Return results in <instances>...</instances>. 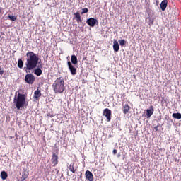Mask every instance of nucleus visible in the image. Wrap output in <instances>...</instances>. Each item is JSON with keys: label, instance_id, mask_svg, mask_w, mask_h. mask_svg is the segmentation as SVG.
Here are the masks:
<instances>
[{"label": "nucleus", "instance_id": "nucleus-1", "mask_svg": "<svg viewBox=\"0 0 181 181\" xmlns=\"http://www.w3.org/2000/svg\"><path fill=\"white\" fill-rule=\"evenodd\" d=\"M27 61L25 63L27 70H33L37 67L39 64V57L33 52H30L26 54Z\"/></svg>", "mask_w": 181, "mask_h": 181}, {"label": "nucleus", "instance_id": "nucleus-2", "mask_svg": "<svg viewBox=\"0 0 181 181\" xmlns=\"http://www.w3.org/2000/svg\"><path fill=\"white\" fill-rule=\"evenodd\" d=\"M13 105L16 110H20L26 107L28 103H26V96L25 94L19 93V90L16 91L13 98Z\"/></svg>", "mask_w": 181, "mask_h": 181}, {"label": "nucleus", "instance_id": "nucleus-3", "mask_svg": "<svg viewBox=\"0 0 181 181\" xmlns=\"http://www.w3.org/2000/svg\"><path fill=\"white\" fill-rule=\"evenodd\" d=\"M52 88L56 94H62L65 90L64 79L62 77L57 78L52 84Z\"/></svg>", "mask_w": 181, "mask_h": 181}, {"label": "nucleus", "instance_id": "nucleus-4", "mask_svg": "<svg viewBox=\"0 0 181 181\" xmlns=\"http://www.w3.org/2000/svg\"><path fill=\"white\" fill-rule=\"evenodd\" d=\"M67 64H68V69L71 71V74L72 76H76V74H77V69H76V67H74V66H73V64H71V62L70 61H69L67 62Z\"/></svg>", "mask_w": 181, "mask_h": 181}, {"label": "nucleus", "instance_id": "nucleus-5", "mask_svg": "<svg viewBox=\"0 0 181 181\" xmlns=\"http://www.w3.org/2000/svg\"><path fill=\"white\" fill-rule=\"evenodd\" d=\"M25 80L28 84H33L35 82V76H33V74H28L25 76Z\"/></svg>", "mask_w": 181, "mask_h": 181}, {"label": "nucleus", "instance_id": "nucleus-6", "mask_svg": "<svg viewBox=\"0 0 181 181\" xmlns=\"http://www.w3.org/2000/svg\"><path fill=\"white\" fill-rule=\"evenodd\" d=\"M103 116L107 118V122L111 121V110L108 108H106L103 110Z\"/></svg>", "mask_w": 181, "mask_h": 181}, {"label": "nucleus", "instance_id": "nucleus-7", "mask_svg": "<svg viewBox=\"0 0 181 181\" xmlns=\"http://www.w3.org/2000/svg\"><path fill=\"white\" fill-rule=\"evenodd\" d=\"M97 22H98L97 19L94 18H90L86 21V23H88V25L91 28H94Z\"/></svg>", "mask_w": 181, "mask_h": 181}, {"label": "nucleus", "instance_id": "nucleus-8", "mask_svg": "<svg viewBox=\"0 0 181 181\" xmlns=\"http://www.w3.org/2000/svg\"><path fill=\"white\" fill-rule=\"evenodd\" d=\"M86 179L88 181H93L94 180V175H93V173H91L90 170H86L85 173Z\"/></svg>", "mask_w": 181, "mask_h": 181}, {"label": "nucleus", "instance_id": "nucleus-9", "mask_svg": "<svg viewBox=\"0 0 181 181\" xmlns=\"http://www.w3.org/2000/svg\"><path fill=\"white\" fill-rule=\"evenodd\" d=\"M69 170L72 172V173H76V170H77V165L74 163H71V165L69 166Z\"/></svg>", "mask_w": 181, "mask_h": 181}, {"label": "nucleus", "instance_id": "nucleus-10", "mask_svg": "<svg viewBox=\"0 0 181 181\" xmlns=\"http://www.w3.org/2000/svg\"><path fill=\"white\" fill-rule=\"evenodd\" d=\"M153 106H151L150 109L146 110L147 118H151V117H152V115H153Z\"/></svg>", "mask_w": 181, "mask_h": 181}, {"label": "nucleus", "instance_id": "nucleus-11", "mask_svg": "<svg viewBox=\"0 0 181 181\" xmlns=\"http://www.w3.org/2000/svg\"><path fill=\"white\" fill-rule=\"evenodd\" d=\"M59 157L57 156V155H56V153H54L52 155V165L53 166H56V165H57V163H59Z\"/></svg>", "mask_w": 181, "mask_h": 181}, {"label": "nucleus", "instance_id": "nucleus-12", "mask_svg": "<svg viewBox=\"0 0 181 181\" xmlns=\"http://www.w3.org/2000/svg\"><path fill=\"white\" fill-rule=\"evenodd\" d=\"M168 7V0H163L160 4V9L162 11H165Z\"/></svg>", "mask_w": 181, "mask_h": 181}, {"label": "nucleus", "instance_id": "nucleus-13", "mask_svg": "<svg viewBox=\"0 0 181 181\" xmlns=\"http://www.w3.org/2000/svg\"><path fill=\"white\" fill-rule=\"evenodd\" d=\"M113 50H115V52H119V44H118L117 40H114L113 42Z\"/></svg>", "mask_w": 181, "mask_h": 181}, {"label": "nucleus", "instance_id": "nucleus-14", "mask_svg": "<svg viewBox=\"0 0 181 181\" xmlns=\"http://www.w3.org/2000/svg\"><path fill=\"white\" fill-rule=\"evenodd\" d=\"M123 112L124 114H128L129 112V105L128 104L123 105Z\"/></svg>", "mask_w": 181, "mask_h": 181}, {"label": "nucleus", "instance_id": "nucleus-15", "mask_svg": "<svg viewBox=\"0 0 181 181\" xmlns=\"http://www.w3.org/2000/svg\"><path fill=\"white\" fill-rule=\"evenodd\" d=\"M71 62L73 64H77L78 63V60L77 59V57L76 55H72L71 57Z\"/></svg>", "mask_w": 181, "mask_h": 181}, {"label": "nucleus", "instance_id": "nucleus-16", "mask_svg": "<svg viewBox=\"0 0 181 181\" xmlns=\"http://www.w3.org/2000/svg\"><path fill=\"white\" fill-rule=\"evenodd\" d=\"M40 95H42V93H40V90H37L35 91V93H34V98L37 100V98H39L40 97Z\"/></svg>", "mask_w": 181, "mask_h": 181}, {"label": "nucleus", "instance_id": "nucleus-17", "mask_svg": "<svg viewBox=\"0 0 181 181\" xmlns=\"http://www.w3.org/2000/svg\"><path fill=\"white\" fill-rule=\"evenodd\" d=\"M29 176V173L26 171H23L22 173V177L21 180H25V179H28V177Z\"/></svg>", "mask_w": 181, "mask_h": 181}, {"label": "nucleus", "instance_id": "nucleus-18", "mask_svg": "<svg viewBox=\"0 0 181 181\" xmlns=\"http://www.w3.org/2000/svg\"><path fill=\"white\" fill-rule=\"evenodd\" d=\"M34 74H35L36 76H41L42 75V69H40V68L36 69L34 71Z\"/></svg>", "mask_w": 181, "mask_h": 181}, {"label": "nucleus", "instance_id": "nucleus-19", "mask_svg": "<svg viewBox=\"0 0 181 181\" xmlns=\"http://www.w3.org/2000/svg\"><path fill=\"white\" fill-rule=\"evenodd\" d=\"M1 179L3 180H5L6 179V177H8V174L6 173V172L2 171L1 173Z\"/></svg>", "mask_w": 181, "mask_h": 181}, {"label": "nucleus", "instance_id": "nucleus-20", "mask_svg": "<svg viewBox=\"0 0 181 181\" xmlns=\"http://www.w3.org/2000/svg\"><path fill=\"white\" fill-rule=\"evenodd\" d=\"M173 117L175 118L176 119H181V114L180 113H173Z\"/></svg>", "mask_w": 181, "mask_h": 181}, {"label": "nucleus", "instance_id": "nucleus-21", "mask_svg": "<svg viewBox=\"0 0 181 181\" xmlns=\"http://www.w3.org/2000/svg\"><path fill=\"white\" fill-rule=\"evenodd\" d=\"M18 67H19V69H22V67H23V61H22V59H18Z\"/></svg>", "mask_w": 181, "mask_h": 181}, {"label": "nucleus", "instance_id": "nucleus-22", "mask_svg": "<svg viewBox=\"0 0 181 181\" xmlns=\"http://www.w3.org/2000/svg\"><path fill=\"white\" fill-rule=\"evenodd\" d=\"M8 18L10 21H16L18 19V17L12 15L8 16Z\"/></svg>", "mask_w": 181, "mask_h": 181}, {"label": "nucleus", "instance_id": "nucleus-23", "mask_svg": "<svg viewBox=\"0 0 181 181\" xmlns=\"http://www.w3.org/2000/svg\"><path fill=\"white\" fill-rule=\"evenodd\" d=\"M119 43L120 46H124L127 43V41H125V40H119Z\"/></svg>", "mask_w": 181, "mask_h": 181}, {"label": "nucleus", "instance_id": "nucleus-24", "mask_svg": "<svg viewBox=\"0 0 181 181\" xmlns=\"http://www.w3.org/2000/svg\"><path fill=\"white\" fill-rule=\"evenodd\" d=\"M88 13V8H82L81 14L83 15V13Z\"/></svg>", "mask_w": 181, "mask_h": 181}, {"label": "nucleus", "instance_id": "nucleus-25", "mask_svg": "<svg viewBox=\"0 0 181 181\" xmlns=\"http://www.w3.org/2000/svg\"><path fill=\"white\" fill-rule=\"evenodd\" d=\"M74 15L75 18H76V19L81 18V16H80V13H78V12L75 13Z\"/></svg>", "mask_w": 181, "mask_h": 181}, {"label": "nucleus", "instance_id": "nucleus-26", "mask_svg": "<svg viewBox=\"0 0 181 181\" xmlns=\"http://www.w3.org/2000/svg\"><path fill=\"white\" fill-rule=\"evenodd\" d=\"M76 21L78 22V23H80V22H81V17H80L79 18H76Z\"/></svg>", "mask_w": 181, "mask_h": 181}, {"label": "nucleus", "instance_id": "nucleus-27", "mask_svg": "<svg viewBox=\"0 0 181 181\" xmlns=\"http://www.w3.org/2000/svg\"><path fill=\"white\" fill-rule=\"evenodd\" d=\"M155 131H159V126H156L154 127Z\"/></svg>", "mask_w": 181, "mask_h": 181}, {"label": "nucleus", "instance_id": "nucleus-28", "mask_svg": "<svg viewBox=\"0 0 181 181\" xmlns=\"http://www.w3.org/2000/svg\"><path fill=\"white\" fill-rule=\"evenodd\" d=\"M4 70H2L1 69V66H0V74L2 76V74H4Z\"/></svg>", "mask_w": 181, "mask_h": 181}, {"label": "nucleus", "instance_id": "nucleus-29", "mask_svg": "<svg viewBox=\"0 0 181 181\" xmlns=\"http://www.w3.org/2000/svg\"><path fill=\"white\" fill-rule=\"evenodd\" d=\"M113 153H114V155H116L117 154V150L114 149L113 150Z\"/></svg>", "mask_w": 181, "mask_h": 181}, {"label": "nucleus", "instance_id": "nucleus-30", "mask_svg": "<svg viewBox=\"0 0 181 181\" xmlns=\"http://www.w3.org/2000/svg\"><path fill=\"white\" fill-rule=\"evenodd\" d=\"M150 23H153V21H150Z\"/></svg>", "mask_w": 181, "mask_h": 181}, {"label": "nucleus", "instance_id": "nucleus-31", "mask_svg": "<svg viewBox=\"0 0 181 181\" xmlns=\"http://www.w3.org/2000/svg\"><path fill=\"white\" fill-rule=\"evenodd\" d=\"M118 156V158H119V157L121 156V155L118 154V156Z\"/></svg>", "mask_w": 181, "mask_h": 181}, {"label": "nucleus", "instance_id": "nucleus-32", "mask_svg": "<svg viewBox=\"0 0 181 181\" xmlns=\"http://www.w3.org/2000/svg\"><path fill=\"white\" fill-rule=\"evenodd\" d=\"M0 13H1V9H0Z\"/></svg>", "mask_w": 181, "mask_h": 181}]
</instances>
